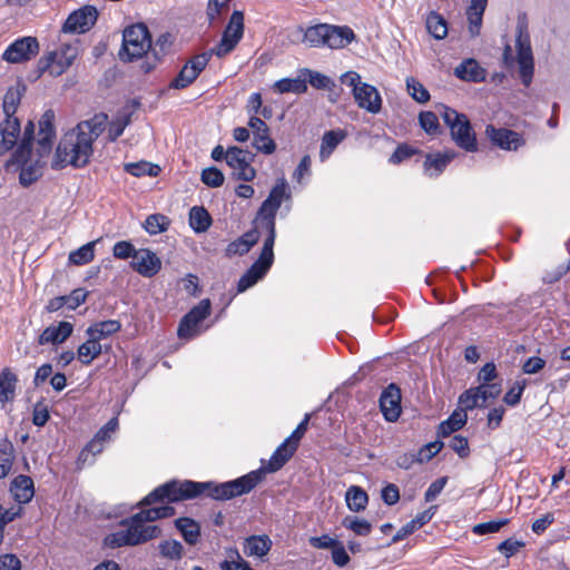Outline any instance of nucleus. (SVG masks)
I'll return each mask as SVG.
<instances>
[{
    "label": "nucleus",
    "mask_w": 570,
    "mask_h": 570,
    "mask_svg": "<svg viewBox=\"0 0 570 570\" xmlns=\"http://www.w3.org/2000/svg\"><path fill=\"white\" fill-rule=\"evenodd\" d=\"M107 120L106 114H97L63 134L56 148L52 169L59 170L68 166L77 169L86 167L94 155V142L105 131Z\"/></svg>",
    "instance_id": "nucleus-1"
},
{
    "label": "nucleus",
    "mask_w": 570,
    "mask_h": 570,
    "mask_svg": "<svg viewBox=\"0 0 570 570\" xmlns=\"http://www.w3.org/2000/svg\"><path fill=\"white\" fill-rule=\"evenodd\" d=\"M202 495L215 501H228L236 498L230 481L217 483L215 481L170 480L158 485L137 503V508L150 507L158 502H181Z\"/></svg>",
    "instance_id": "nucleus-2"
},
{
    "label": "nucleus",
    "mask_w": 570,
    "mask_h": 570,
    "mask_svg": "<svg viewBox=\"0 0 570 570\" xmlns=\"http://www.w3.org/2000/svg\"><path fill=\"white\" fill-rule=\"evenodd\" d=\"M145 508H139V512L122 519L119 524L126 529L108 534L105 538V544L114 549L126 546L134 547L158 538L161 533L160 528L158 525H146L147 522L159 520L157 509L156 507Z\"/></svg>",
    "instance_id": "nucleus-3"
},
{
    "label": "nucleus",
    "mask_w": 570,
    "mask_h": 570,
    "mask_svg": "<svg viewBox=\"0 0 570 570\" xmlns=\"http://www.w3.org/2000/svg\"><path fill=\"white\" fill-rule=\"evenodd\" d=\"M297 449V446L289 443V440H284L273 452L266 464L262 461L261 468L235 480H230L236 498L252 492L264 481L267 473H274L281 470L292 459Z\"/></svg>",
    "instance_id": "nucleus-4"
},
{
    "label": "nucleus",
    "mask_w": 570,
    "mask_h": 570,
    "mask_svg": "<svg viewBox=\"0 0 570 570\" xmlns=\"http://www.w3.org/2000/svg\"><path fill=\"white\" fill-rule=\"evenodd\" d=\"M299 30L304 33L302 41L311 48L327 47L341 49L348 46L355 39V33L348 26L316 23L306 29L299 27Z\"/></svg>",
    "instance_id": "nucleus-5"
},
{
    "label": "nucleus",
    "mask_w": 570,
    "mask_h": 570,
    "mask_svg": "<svg viewBox=\"0 0 570 570\" xmlns=\"http://www.w3.org/2000/svg\"><path fill=\"white\" fill-rule=\"evenodd\" d=\"M517 58L514 59L512 55V49L510 45H505L502 53L503 63L507 67H511L517 60L519 65V76L521 82L529 87L533 79L534 73V59L531 47L530 35L528 31V27L525 23H519L517 27Z\"/></svg>",
    "instance_id": "nucleus-6"
},
{
    "label": "nucleus",
    "mask_w": 570,
    "mask_h": 570,
    "mask_svg": "<svg viewBox=\"0 0 570 570\" xmlns=\"http://www.w3.org/2000/svg\"><path fill=\"white\" fill-rule=\"evenodd\" d=\"M35 139V124L29 120L24 127L22 138L18 148L12 153L11 158L6 163L7 169H9L13 165H22L20 174H19V183L23 187H29L33 183H36L42 175L40 167L45 165L43 163H37L33 165H28L31 151H32V141Z\"/></svg>",
    "instance_id": "nucleus-7"
},
{
    "label": "nucleus",
    "mask_w": 570,
    "mask_h": 570,
    "mask_svg": "<svg viewBox=\"0 0 570 570\" xmlns=\"http://www.w3.org/2000/svg\"><path fill=\"white\" fill-rule=\"evenodd\" d=\"M439 111L444 124L450 128L451 137L456 146L468 153H475L478 140L466 115L445 105H441Z\"/></svg>",
    "instance_id": "nucleus-8"
},
{
    "label": "nucleus",
    "mask_w": 570,
    "mask_h": 570,
    "mask_svg": "<svg viewBox=\"0 0 570 570\" xmlns=\"http://www.w3.org/2000/svg\"><path fill=\"white\" fill-rule=\"evenodd\" d=\"M291 197L288 193L287 183L281 179L269 191L267 198L262 203L256 223L258 227L267 233L265 239H271L275 243L276 238V214L284 202Z\"/></svg>",
    "instance_id": "nucleus-9"
},
{
    "label": "nucleus",
    "mask_w": 570,
    "mask_h": 570,
    "mask_svg": "<svg viewBox=\"0 0 570 570\" xmlns=\"http://www.w3.org/2000/svg\"><path fill=\"white\" fill-rule=\"evenodd\" d=\"M151 48V36L144 23L127 27L122 33V45L119 56L124 61L142 58Z\"/></svg>",
    "instance_id": "nucleus-10"
},
{
    "label": "nucleus",
    "mask_w": 570,
    "mask_h": 570,
    "mask_svg": "<svg viewBox=\"0 0 570 570\" xmlns=\"http://www.w3.org/2000/svg\"><path fill=\"white\" fill-rule=\"evenodd\" d=\"M274 244L271 239H264L258 258L242 275L237 283L238 293H243L254 286L268 273L274 263Z\"/></svg>",
    "instance_id": "nucleus-11"
},
{
    "label": "nucleus",
    "mask_w": 570,
    "mask_h": 570,
    "mask_svg": "<svg viewBox=\"0 0 570 570\" xmlns=\"http://www.w3.org/2000/svg\"><path fill=\"white\" fill-rule=\"evenodd\" d=\"M244 13L235 10L223 31L219 42L208 51L217 58H225L236 49L244 37Z\"/></svg>",
    "instance_id": "nucleus-12"
},
{
    "label": "nucleus",
    "mask_w": 570,
    "mask_h": 570,
    "mask_svg": "<svg viewBox=\"0 0 570 570\" xmlns=\"http://www.w3.org/2000/svg\"><path fill=\"white\" fill-rule=\"evenodd\" d=\"M77 53L76 47L63 43L59 49L41 57L38 60L37 69L41 75L49 72L51 76H60L72 65Z\"/></svg>",
    "instance_id": "nucleus-13"
},
{
    "label": "nucleus",
    "mask_w": 570,
    "mask_h": 570,
    "mask_svg": "<svg viewBox=\"0 0 570 570\" xmlns=\"http://www.w3.org/2000/svg\"><path fill=\"white\" fill-rule=\"evenodd\" d=\"M213 55L206 50L191 56L170 80L169 89L183 90L191 86L208 66Z\"/></svg>",
    "instance_id": "nucleus-14"
},
{
    "label": "nucleus",
    "mask_w": 570,
    "mask_h": 570,
    "mask_svg": "<svg viewBox=\"0 0 570 570\" xmlns=\"http://www.w3.org/2000/svg\"><path fill=\"white\" fill-rule=\"evenodd\" d=\"M55 139V112L48 109L39 120V131L36 139L37 163H43V159L51 154Z\"/></svg>",
    "instance_id": "nucleus-15"
},
{
    "label": "nucleus",
    "mask_w": 570,
    "mask_h": 570,
    "mask_svg": "<svg viewBox=\"0 0 570 570\" xmlns=\"http://www.w3.org/2000/svg\"><path fill=\"white\" fill-rule=\"evenodd\" d=\"M253 155L237 146L228 147L227 165L238 180L252 181L256 177V170L250 165Z\"/></svg>",
    "instance_id": "nucleus-16"
},
{
    "label": "nucleus",
    "mask_w": 570,
    "mask_h": 570,
    "mask_svg": "<svg viewBox=\"0 0 570 570\" xmlns=\"http://www.w3.org/2000/svg\"><path fill=\"white\" fill-rule=\"evenodd\" d=\"M98 19L96 7L86 4L71 12L61 27L63 33H85L89 31Z\"/></svg>",
    "instance_id": "nucleus-17"
},
{
    "label": "nucleus",
    "mask_w": 570,
    "mask_h": 570,
    "mask_svg": "<svg viewBox=\"0 0 570 570\" xmlns=\"http://www.w3.org/2000/svg\"><path fill=\"white\" fill-rule=\"evenodd\" d=\"M39 53V42L36 37H22L10 43L2 53V59L9 63H21L31 60Z\"/></svg>",
    "instance_id": "nucleus-18"
},
{
    "label": "nucleus",
    "mask_w": 570,
    "mask_h": 570,
    "mask_svg": "<svg viewBox=\"0 0 570 570\" xmlns=\"http://www.w3.org/2000/svg\"><path fill=\"white\" fill-rule=\"evenodd\" d=\"M401 390L395 383L389 384L382 392L379 403L380 410L387 422H395L402 412Z\"/></svg>",
    "instance_id": "nucleus-19"
},
{
    "label": "nucleus",
    "mask_w": 570,
    "mask_h": 570,
    "mask_svg": "<svg viewBox=\"0 0 570 570\" xmlns=\"http://www.w3.org/2000/svg\"><path fill=\"white\" fill-rule=\"evenodd\" d=\"M248 126L253 131V146L257 151L265 155H272L276 150V142L271 137L269 128L266 122L257 116H250Z\"/></svg>",
    "instance_id": "nucleus-20"
},
{
    "label": "nucleus",
    "mask_w": 570,
    "mask_h": 570,
    "mask_svg": "<svg viewBox=\"0 0 570 570\" xmlns=\"http://www.w3.org/2000/svg\"><path fill=\"white\" fill-rule=\"evenodd\" d=\"M485 134L494 146L503 150H517L525 142L521 134L508 128H497L493 125L485 127Z\"/></svg>",
    "instance_id": "nucleus-21"
},
{
    "label": "nucleus",
    "mask_w": 570,
    "mask_h": 570,
    "mask_svg": "<svg viewBox=\"0 0 570 570\" xmlns=\"http://www.w3.org/2000/svg\"><path fill=\"white\" fill-rule=\"evenodd\" d=\"M130 266L144 277H154L161 269V261L149 248H139Z\"/></svg>",
    "instance_id": "nucleus-22"
},
{
    "label": "nucleus",
    "mask_w": 570,
    "mask_h": 570,
    "mask_svg": "<svg viewBox=\"0 0 570 570\" xmlns=\"http://www.w3.org/2000/svg\"><path fill=\"white\" fill-rule=\"evenodd\" d=\"M173 46V37L169 32L161 33L154 47L149 49L150 56L146 57V60L141 62L140 68L144 73L151 72L163 59L170 52Z\"/></svg>",
    "instance_id": "nucleus-23"
},
{
    "label": "nucleus",
    "mask_w": 570,
    "mask_h": 570,
    "mask_svg": "<svg viewBox=\"0 0 570 570\" xmlns=\"http://www.w3.org/2000/svg\"><path fill=\"white\" fill-rule=\"evenodd\" d=\"M20 134L21 124L19 118H4L0 122V156L19 146Z\"/></svg>",
    "instance_id": "nucleus-24"
},
{
    "label": "nucleus",
    "mask_w": 570,
    "mask_h": 570,
    "mask_svg": "<svg viewBox=\"0 0 570 570\" xmlns=\"http://www.w3.org/2000/svg\"><path fill=\"white\" fill-rule=\"evenodd\" d=\"M357 106L372 114H377L382 108V98L377 89L368 83H362L353 94Z\"/></svg>",
    "instance_id": "nucleus-25"
},
{
    "label": "nucleus",
    "mask_w": 570,
    "mask_h": 570,
    "mask_svg": "<svg viewBox=\"0 0 570 570\" xmlns=\"http://www.w3.org/2000/svg\"><path fill=\"white\" fill-rule=\"evenodd\" d=\"M454 151H446L444 154L428 153L423 163V171L430 178L439 177L448 167V165L454 159Z\"/></svg>",
    "instance_id": "nucleus-26"
},
{
    "label": "nucleus",
    "mask_w": 570,
    "mask_h": 570,
    "mask_svg": "<svg viewBox=\"0 0 570 570\" xmlns=\"http://www.w3.org/2000/svg\"><path fill=\"white\" fill-rule=\"evenodd\" d=\"M73 326L71 323L62 321L58 325L46 327L39 335L38 343L40 345L63 343L72 334Z\"/></svg>",
    "instance_id": "nucleus-27"
},
{
    "label": "nucleus",
    "mask_w": 570,
    "mask_h": 570,
    "mask_svg": "<svg viewBox=\"0 0 570 570\" xmlns=\"http://www.w3.org/2000/svg\"><path fill=\"white\" fill-rule=\"evenodd\" d=\"M258 228L259 227L257 225L255 228H252L250 230L239 236L237 239L230 242L225 248L226 256L232 257L234 255L247 254L259 239Z\"/></svg>",
    "instance_id": "nucleus-28"
},
{
    "label": "nucleus",
    "mask_w": 570,
    "mask_h": 570,
    "mask_svg": "<svg viewBox=\"0 0 570 570\" xmlns=\"http://www.w3.org/2000/svg\"><path fill=\"white\" fill-rule=\"evenodd\" d=\"M454 75L464 81L482 82L485 80L487 71L475 59H465L454 69Z\"/></svg>",
    "instance_id": "nucleus-29"
},
{
    "label": "nucleus",
    "mask_w": 570,
    "mask_h": 570,
    "mask_svg": "<svg viewBox=\"0 0 570 570\" xmlns=\"http://www.w3.org/2000/svg\"><path fill=\"white\" fill-rule=\"evenodd\" d=\"M10 491L17 502L26 504L35 495L33 480L28 475L20 474L12 480Z\"/></svg>",
    "instance_id": "nucleus-30"
},
{
    "label": "nucleus",
    "mask_w": 570,
    "mask_h": 570,
    "mask_svg": "<svg viewBox=\"0 0 570 570\" xmlns=\"http://www.w3.org/2000/svg\"><path fill=\"white\" fill-rule=\"evenodd\" d=\"M19 379L10 368L3 367L0 371V403L6 404L12 402L16 397V390Z\"/></svg>",
    "instance_id": "nucleus-31"
},
{
    "label": "nucleus",
    "mask_w": 570,
    "mask_h": 570,
    "mask_svg": "<svg viewBox=\"0 0 570 570\" xmlns=\"http://www.w3.org/2000/svg\"><path fill=\"white\" fill-rule=\"evenodd\" d=\"M272 548V540L268 535H250L245 539L243 544L244 553L247 557H265Z\"/></svg>",
    "instance_id": "nucleus-32"
},
{
    "label": "nucleus",
    "mask_w": 570,
    "mask_h": 570,
    "mask_svg": "<svg viewBox=\"0 0 570 570\" xmlns=\"http://www.w3.org/2000/svg\"><path fill=\"white\" fill-rule=\"evenodd\" d=\"M488 4V0H471L466 9L469 21V31L472 36H478L482 26V18Z\"/></svg>",
    "instance_id": "nucleus-33"
},
{
    "label": "nucleus",
    "mask_w": 570,
    "mask_h": 570,
    "mask_svg": "<svg viewBox=\"0 0 570 570\" xmlns=\"http://www.w3.org/2000/svg\"><path fill=\"white\" fill-rule=\"evenodd\" d=\"M175 527L181 533L186 543L195 546L200 538V525L189 517H181L175 520Z\"/></svg>",
    "instance_id": "nucleus-34"
},
{
    "label": "nucleus",
    "mask_w": 570,
    "mask_h": 570,
    "mask_svg": "<svg viewBox=\"0 0 570 570\" xmlns=\"http://www.w3.org/2000/svg\"><path fill=\"white\" fill-rule=\"evenodd\" d=\"M468 421V415L463 410H455L453 413L444 421L439 424L438 428V436L446 438L452 433L462 429Z\"/></svg>",
    "instance_id": "nucleus-35"
},
{
    "label": "nucleus",
    "mask_w": 570,
    "mask_h": 570,
    "mask_svg": "<svg viewBox=\"0 0 570 570\" xmlns=\"http://www.w3.org/2000/svg\"><path fill=\"white\" fill-rule=\"evenodd\" d=\"M121 330V323L117 320H107L97 322L90 325L86 333L89 337H95L99 342L104 338L111 336L115 333H118Z\"/></svg>",
    "instance_id": "nucleus-36"
},
{
    "label": "nucleus",
    "mask_w": 570,
    "mask_h": 570,
    "mask_svg": "<svg viewBox=\"0 0 570 570\" xmlns=\"http://www.w3.org/2000/svg\"><path fill=\"white\" fill-rule=\"evenodd\" d=\"M346 505L352 512H362L368 503V495L364 489L358 485H351L345 493Z\"/></svg>",
    "instance_id": "nucleus-37"
},
{
    "label": "nucleus",
    "mask_w": 570,
    "mask_h": 570,
    "mask_svg": "<svg viewBox=\"0 0 570 570\" xmlns=\"http://www.w3.org/2000/svg\"><path fill=\"white\" fill-rule=\"evenodd\" d=\"M102 352L101 343L95 337L87 338L77 350L78 360L83 365H89Z\"/></svg>",
    "instance_id": "nucleus-38"
},
{
    "label": "nucleus",
    "mask_w": 570,
    "mask_h": 570,
    "mask_svg": "<svg viewBox=\"0 0 570 570\" xmlns=\"http://www.w3.org/2000/svg\"><path fill=\"white\" fill-rule=\"evenodd\" d=\"M345 136V132L341 129L330 130L323 135L320 149V158L322 161L332 155L338 144L344 140Z\"/></svg>",
    "instance_id": "nucleus-39"
},
{
    "label": "nucleus",
    "mask_w": 570,
    "mask_h": 570,
    "mask_svg": "<svg viewBox=\"0 0 570 570\" xmlns=\"http://www.w3.org/2000/svg\"><path fill=\"white\" fill-rule=\"evenodd\" d=\"M213 223L208 210L202 206H194L189 212V225L196 233L206 232Z\"/></svg>",
    "instance_id": "nucleus-40"
},
{
    "label": "nucleus",
    "mask_w": 570,
    "mask_h": 570,
    "mask_svg": "<svg viewBox=\"0 0 570 570\" xmlns=\"http://www.w3.org/2000/svg\"><path fill=\"white\" fill-rule=\"evenodd\" d=\"M425 24L434 39L442 40L448 36V22L439 12L431 11L426 17Z\"/></svg>",
    "instance_id": "nucleus-41"
},
{
    "label": "nucleus",
    "mask_w": 570,
    "mask_h": 570,
    "mask_svg": "<svg viewBox=\"0 0 570 570\" xmlns=\"http://www.w3.org/2000/svg\"><path fill=\"white\" fill-rule=\"evenodd\" d=\"M124 169L126 173L130 174L135 177H157L161 169L158 165L149 163L147 160H140L137 163H127L124 165Z\"/></svg>",
    "instance_id": "nucleus-42"
},
{
    "label": "nucleus",
    "mask_w": 570,
    "mask_h": 570,
    "mask_svg": "<svg viewBox=\"0 0 570 570\" xmlns=\"http://www.w3.org/2000/svg\"><path fill=\"white\" fill-rule=\"evenodd\" d=\"M342 527L352 531L355 535L358 537H367L373 530L371 522L356 515L344 517L342 519Z\"/></svg>",
    "instance_id": "nucleus-43"
},
{
    "label": "nucleus",
    "mask_w": 570,
    "mask_h": 570,
    "mask_svg": "<svg viewBox=\"0 0 570 570\" xmlns=\"http://www.w3.org/2000/svg\"><path fill=\"white\" fill-rule=\"evenodd\" d=\"M14 459V449L11 441L4 439L0 442V480L11 471Z\"/></svg>",
    "instance_id": "nucleus-44"
},
{
    "label": "nucleus",
    "mask_w": 570,
    "mask_h": 570,
    "mask_svg": "<svg viewBox=\"0 0 570 570\" xmlns=\"http://www.w3.org/2000/svg\"><path fill=\"white\" fill-rule=\"evenodd\" d=\"M21 92L18 88L10 87L3 97L2 109L4 118H17L16 112L21 102Z\"/></svg>",
    "instance_id": "nucleus-45"
},
{
    "label": "nucleus",
    "mask_w": 570,
    "mask_h": 570,
    "mask_svg": "<svg viewBox=\"0 0 570 570\" xmlns=\"http://www.w3.org/2000/svg\"><path fill=\"white\" fill-rule=\"evenodd\" d=\"M169 224L170 220L167 216L163 214H151L146 218L144 228L149 235H157L166 232L169 227Z\"/></svg>",
    "instance_id": "nucleus-46"
},
{
    "label": "nucleus",
    "mask_w": 570,
    "mask_h": 570,
    "mask_svg": "<svg viewBox=\"0 0 570 570\" xmlns=\"http://www.w3.org/2000/svg\"><path fill=\"white\" fill-rule=\"evenodd\" d=\"M199 334V324L186 313L179 322L177 335L181 340H190Z\"/></svg>",
    "instance_id": "nucleus-47"
},
{
    "label": "nucleus",
    "mask_w": 570,
    "mask_h": 570,
    "mask_svg": "<svg viewBox=\"0 0 570 570\" xmlns=\"http://www.w3.org/2000/svg\"><path fill=\"white\" fill-rule=\"evenodd\" d=\"M459 404L461 406L459 410H463L465 413L468 410H473L474 407H483L484 406L476 387H471V389L464 391L459 396Z\"/></svg>",
    "instance_id": "nucleus-48"
},
{
    "label": "nucleus",
    "mask_w": 570,
    "mask_h": 570,
    "mask_svg": "<svg viewBox=\"0 0 570 570\" xmlns=\"http://www.w3.org/2000/svg\"><path fill=\"white\" fill-rule=\"evenodd\" d=\"M94 246V243H87L82 245L78 249L70 253L69 261L78 266L90 263L95 257Z\"/></svg>",
    "instance_id": "nucleus-49"
},
{
    "label": "nucleus",
    "mask_w": 570,
    "mask_h": 570,
    "mask_svg": "<svg viewBox=\"0 0 570 570\" xmlns=\"http://www.w3.org/2000/svg\"><path fill=\"white\" fill-rule=\"evenodd\" d=\"M409 95L417 102L425 104L430 100L429 90L414 77L406 78Z\"/></svg>",
    "instance_id": "nucleus-50"
},
{
    "label": "nucleus",
    "mask_w": 570,
    "mask_h": 570,
    "mask_svg": "<svg viewBox=\"0 0 570 570\" xmlns=\"http://www.w3.org/2000/svg\"><path fill=\"white\" fill-rule=\"evenodd\" d=\"M230 0H208L206 14L210 24L215 23L229 9Z\"/></svg>",
    "instance_id": "nucleus-51"
},
{
    "label": "nucleus",
    "mask_w": 570,
    "mask_h": 570,
    "mask_svg": "<svg viewBox=\"0 0 570 570\" xmlns=\"http://www.w3.org/2000/svg\"><path fill=\"white\" fill-rule=\"evenodd\" d=\"M160 554L170 560H180L184 554V547L175 539L165 540L159 544Z\"/></svg>",
    "instance_id": "nucleus-52"
},
{
    "label": "nucleus",
    "mask_w": 570,
    "mask_h": 570,
    "mask_svg": "<svg viewBox=\"0 0 570 570\" xmlns=\"http://www.w3.org/2000/svg\"><path fill=\"white\" fill-rule=\"evenodd\" d=\"M422 154V150L419 148L412 147L406 142L399 144L395 148L394 153L389 158V161L393 165H399L407 159H410L414 155Z\"/></svg>",
    "instance_id": "nucleus-53"
},
{
    "label": "nucleus",
    "mask_w": 570,
    "mask_h": 570,
    "mask_svg": "<svg viewBox=\"0 0 570 570\" xmlns=\"http://www.w3.org/2000/svg\"><path fill=\"white\" fill-rule=\"evenodd\" d=\"M527 387V380H518L514 384L505 392L503 402L509 406H515L520 403L522 394Z\"/></svg>",
    "instance_id": "nucleus-54"
},
{
    "label": "nucleus",
    "mask_w": 570,
    "mask_h": 570,
    "mask_svg": "<svg viewBox=\"0 0 570 570\" xmlns=\"http://www.w3.org/2000/svg\"><path fill=\"white\" fill-rule=\"evenodd\" d=\"M275 89L281 92H304L307 89V86L305 81L301 79H289V78H283L275 82L274 85Z\"/></svg>",
    "instance_id": "nucleus-55"
},
{
    "label": "nucleus",
    "mask_w": 570,
    "mask_h": 570,
    "mask_svg": "<svg viewBox=\"0 0 570 570\" xmlns=\"http://www.w3.org/2000/svg\"><path fill=\"white\" fill-rule=\"evenodd\" d=\"M419 122L426 134L436 135L439 132V118L433 111H421L419 115Z\"/></svg>",
    "instance_id": "nucleus-56"
},
{
    "label": "nucleus",
    "mask_w": 570,
    "mask_h": 570,
    "mask_svg": "<svg viewBox=\"0 0 570 570\" xmlns=\"http://www.w3.org/2000/svg\"><path fill=\"white\" fill-rule=\"evenodd\" d=\"M224 174L216 167H208L202 171V181L208 187H220L224 184Z\"/></svg>",
    "instance_id": "nucleus-57"
},
{
    "label": "nucleus",
    "mask_w": 570,
    "mask_h": 570,
    "mask_svg": "<svg viewBox=\"0 0 570 570\" xmlns=\"http://www.w3.org/2000/svg\"><path fill=\"white\" fill-rule=\"evenodd\" d=\"M508 519L491 520L488 522L478 523L472 528V532L476 535H484L488 533L498 532L502 527L508 524Z\"/></svg>",
    "instance_id": "nucleus-58"
},
{
    "label": "nucleus",
    "mask_w": 570,
    "mask_h": 570,
    "mask_svg": "<svg viewBox=\"0 0 570 570\" xmlns=\"http://www.w3.org/2000/svg\"><path fill=\"white\" fill-rule=\"evenodd\" d=\"M210 313L212 302L209 298H204L188 312V315L200 324Z\"/></svg>",
    "instance_id": "nucleus-59"
},
{
    "label": "nucleus",
    "mask_w": 570,
    "mask_h": 570,
    "mask_svg": "<svg viewBox=\"0 0 570 570\" xmlns=\"http://www.w3.org/2000/svg\"><path fill=\"white\" fill-rule=\"evenodd\" d=\"M137 252L138 249H136L128 240H119L112 247L114 256L119 259H127L130 257L134 259Z\"/></svg>",
    "instance_id": "nucleus-60"
},
{
    "label": "nucleus",
    "mask_w": 570,
    "mask_h": 570,
    "mask_svg": "<svg viewBox=\"0 0 570 570\" xmlns=\"http://www.w3.org/2000/svg\"><path fill=\"white\" fill-rule=\"evenodd\" d=\"M525 544L521 540H517L514 538H509L504 541H502L498 547L497 550L500 551L507 559L513 557L519 552L521 548H523Z\"/></svg>",
    "instance_id": "nucleus-61"
},
{
    "label": "nucleus",
    "mask_w": 570,
    "mask_h": 570,
    "mask_svg": "<svg viewBox=\"0 0 570 570\" xmlns=\"http://www.w3.org/2000/svg\"><path fill=\"white\" fill-rule=\"evenodd\" d=\"M476 390L480 394L481 401L485 405L488 400L497 399L501 393V386L498 383H482L476 386Z\"/></svg>",
    "instance_id": "nucleus-62"
},
{
    "label": "nucleus",
    "mask_w": 570,
    "mask_h": 570,
    "mask_svg": "<svg viewBox=\"0 0 570 570\" xmlns=\"http://www.w3.org/2000/svg\"><path fill=\"white\" fill-rule=\"evenodd\" d=\"M449 446L461 458L465 459L470 455L469 441L465 436L460 434L453 435L450 440Z\"/></svg>",
    "instance_id": "nucleus-63"
},
{
    "label": "nucleus",
    "mask_w": 570,
    "mask_h": 570,
    "mask_svg": "<svg viewBox=\"0 0 570 570\" xmlns=\"http://www.w3.org/2000/svg\"><path fill=\"white\" fill-rule=\"evenodd\" d=\"M88 292L85 288H76L69 295H63L66 299V306L69 309H76L86 302Z\"/></svg>",
    "instance_id": "nucleus-64"
}]
</instances>
